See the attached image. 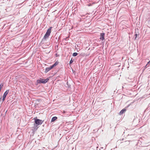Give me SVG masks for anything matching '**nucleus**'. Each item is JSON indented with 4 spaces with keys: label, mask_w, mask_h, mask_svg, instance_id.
Listing matches in <instances>:
<instances>
[{
    "label": "nucleus",
    "mask_w": 150,
    "mask_h": 150,
    "mask_svg": "<svg viewBox=\"0 0 150 150\" xmlns=\"http://www.w3.org/2000/svg\"><path fill=\"white\" fill-rule=\"evenodd\" d=\"M52 27H50L47 30L46 34L45 35L43 38L46 39L48 38L49 36L50 33L51 32V30L52 29Z\"/></svg>",
    "instance_id": "nucleus-1"
},
{
    "label": "nucleus",
    "mask_w": 150,
    "mask_h": 150,
    "mask_svg": "<svg viewBox=\"0 0 150 150\" xmlns=\"http://www.w3.org/2000/svg\"><path fill=\"white\" fill-rule=\"evenodd\" d=\"M57 118L56 117H53L52 119V120H51V122H54V121H55L57 119Z\"/></svg>",
    "instance_id": "nucleus-10"
},
{
    "label": "nucleus",
    "mask_w": 150,
    "mask_h": 150,
    "mask_svg": "<svg viewBox=\"0 0 150 150\" xmlns=\"http://www.w3.org/2000/svg\"><path fill=\"white\" fill-rule=\"evenodd\" d=\"M35 124H34V127H36L37 125H40L42 124L43 122V121L42 120L38 119H35Z\"/></svg>",
    "instance_id": "nucleus-2"
},
{
    "label": "nucleus",
    "mask_w": 150,
    "mask_h": 150,
    "mask_svg": "<svg viewBox=\"0 0 150 150\" xmlns=\"http://www.w3.org/2000/svg\"><path fill=\"white\" fill-rule=\"evenodd\" d=\"M63 113H65V111H63Z\"/></svg>",
    "instance_id": "nucleus-16"
},
{
    "label": "nucleus",
    "mask_w": 150,
    "mask_h": 150,
    "mask_svg": "<svg viewBox=\"0 0 150 150\" xmlns=\"http://www.w3.org/2000/svg\"><path fill=\"white\" fill-rule=\"evenodd\" d=\"M5 98H4L2 97V102H3L4 101V100H5Z\"/></svg>",
    "instance_id": "nucleus-14"
},
{
    "label": "nucleus",
    "mask_w": 150,
    "mask_h": 150,
    "mask_svg": "<svg viewBox=\"0 0 150 150\" xmlns=\"http://www.w3.org/2000/svg\"><path fill=\"white\" fill-rule=\"evenodd\" d=\"M58 63L59 62H56L53 65L51 66V68L52 69L53 68H54V67H55L56 65H57L58 64Z\"/></svg>",
    "instance_id": "nucleus-7"
},
{
    "label": "nucleus",
    "mask_w": 150,
    "mask_h": 150,
    "mask_svg": "<svg viewBox=\"0 0 150 150\" xmlns=\"http://www.w3.org/2000/svg\"><path fill=\"white\" fill-rule=\"evenodd\" d=\"M137 35H138L137 34H136L135 35V40L136 39V38H137Z\"/></svg>",
    "instance_id": "nucleus-15"
},
{
    "label": "nucleus",
    "mask_w": 150,
    "mask_h": 150,
    "mask_svg": "<svg viewBox=\"0 0 150 150\" xmlns=\"http://www.w3.org/2000/svg\"><path fill=\"white\" fill-rule=\"evenodd\" d=\"M1 97L0 98V100H1Z\"/></svg>",
    "instance_id": "nucleus-17"
},
{
    "label": "nucleus",
    "mask_w": 150,
    "mask_h": 150,
    "mask_svg": "<svg viewBox=\"0 0 150 150\" xmlns=\"http://www.w3.org/2000/svg\"><path fill=\"white\" fill-rule=\"evenodd\" d=\"M78 54V53L76 52H74L73 53V56H76Z\"/></svg>",
    "instance_id": "nucleus-12"
},
{
    "label": "nucleus",
    "mask_w": 150,
    "mask_h": 150,
    "mask_svg": "<svg viewBox=\"0 0 150 150\" xmlns=\"http://www.w3.org/2000/svg\"><path fill=\"white\" fill-rule=\"evenodd\" d=\"M73 62V60L71 59V60L70 61V62H69V64H71Z\"/></svg>",
    "instance_id": "nucleus-13"
},
{
    "label": "nucleus",
    "mask_w": 150,
    "mask_h": 150,
    "mask_svg": "<svg viewBox=\"0 0 150 150\" xmlns=\"http://www.w3.org/2000/svg\"><path fill=\"white\" fill-rule=\"evenodd\" d=\"M123 143V144L124 145H128L130 143L129 141H125Z\"/></svg>",
    "instance_id": "nucleus-8"
},
{
    "label": "nucleus",
    "mask_w": 150,
    "mask_h": 150,
    "mask_svg": "<svg viewBox=\"0 0 150 150\" xmlns=\"http://www.w3.org/2000/svg\"><path fill=\"white\" fill-rule=\"evenodd\" d=\"M52 69V68H51V66L50 67L46 68L45 69V73H47Z\"/></svg>",
    "instance_id": "nucleus-6"
},
{
    "label": "nucleus",
    "mask_w": 150,
    "mask_h": 150,
    "mask_svg": "<svg viewBox=\"0 0 150 150\" xmlns=\"http://www.w3.org/2000/svg\"><path fill=\"white\" fill-rule=\"evenodd\" d=\"M147 64H146V66L147 65Z\"/></svg>",
    "instance_id": "nucleus-19"
},
{
    "label": "nucleus",
    "mask_w": 150,
    "mask_h": 150,
    "mask_svg": "<svg viewBox=\"0 0 150 150\" xmlns=\"http://www.w3.org/2000/svg\"><path fill=\"white\" fill-rule=\"evenodd\" d=\"M3 86V83H1L0 85V91H1V90Z\"/></svg>",
    "instance_id": "nucleus-11"
},
{
    "label": "nucleus",
    "mask_w": 150,
    "mask_h": 150,
    "mask_svg": "<svg viewBox=\"0 0 150 150\" xmlns=\"http://www.w3.org/2000/svg\"><path fill=\"white\" fill-rule=\"evenodd\" d=\"M105 33H100V39L101 40H103L104 39V36Z\"/></svg>",
    "instance_id": "nucleus-4"
},
{
    "label": "nucleus",
    "mask_w": 150,
    "mask_h": 150,
    "mask_svg": "<svg viewBox=\"0 0 150 150\" xmlns=\"http://www.w3.org/2000/svg\"><path fill=\"white\" fill-rule=\"evenodd\" d=\"M126 109H123L120 112V115L122 114L123 113H124L126 111Z\"/></svg>",
    "instance_id": "nucleus-9"
},
{
    "label": "nucleus",
    "mask_w": 150,
    "mask_h": 150,
    "mask_svg": "<svg viewBox=\"0 0 150 150\" xmlns=\"http://www.w3.org/2000/svg\"><path fill=\"white\" fill-rule=\"evenodd\" d=\"M9 91V90H7L4 93L3 97L6 98L7 95L8 94Z\"/></svg>",
    "instance_id": "nucleus-5"
},
{
    "label": "nucleus",
    "mask_w": 150,
    "mask_h": 150,
    "mask_svg": "<svg viewBox=\"0 0 150 150\" xmlns=\"http://www.w3.org/2000/svg\"><path fill=\"white\" fill-rule=\"evenodd\" d=\"M49 80V79L48 78L45 79H40V80H38L37 81L38 83H45L48 81Z\"/></svg>",
    "instance_id": "nucleus-3"
},
{
    "label": "nucleus",
    "mask_w": 150,
    "mask_h": 150,
    "mask_svg": "<svg viewBox=\"0 0 150 150\" xmlns=\"http://www.w3.org/2000/svg\"><path fill=\"white\" fill-rule=\"evenodd\" d=\"M150 62V61H149L148 62V63H149V62Z\"/></svg>",
    "instance_id": "nucleus-18"
}]
</instances>
